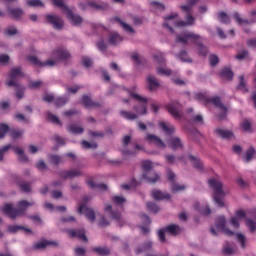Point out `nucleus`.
I'll return each mask as SVG.
<instances>
[{"instance_id": "14", "label": "nucleus", "mask_w": 256, "mask_h": 256, "mask_svg": "<svg viewBox=\"0 0 256 256\" xmlns=\"http://www.w3.org/2000/svg\"><path fill=\"white\" fill-rule=\"evenodd\" d=\"M78 213H80V215L84 213L88 221H91V222L95 221V219L99 217V214H96L95 211L88 208L87 205L84 204L83 202L79 204Z\"/></svg>"}, {"instance_id": "45", "label": "nucleus", "mask_w": 256, "mask_h": 256, "mask_svg": "<svg viewBox=\"0 0 256 256\" xmlns=\"http://www.w3.org/2000/svg\"><path fill=\"white\" fill-rule=\"evenodd\" d=\"M82 103L85 105V107H95V103L89 96H83L82 97Z\"/></svg>"}, {"instance_id": "53", "label": "nucleus", "mask_w": 256, "mask_h": 256, "mask_svg": "<svg viewBox=\"0 0 256 256\" xmlns=\"http://www.w3.org/2000/svg\"><path fill=\"white\" fill-rule=\"evenodd\" d=\"M47 119L48 121H51V123H55L56 125H60L59 118L55 115H53L51 112L47 113Z\"/></svg>"}, {"instance_id": "59", "label": "nucleus", "mask_w": 256, "mask_h": 256, "mask_svg": "<svg viewBox=\"0 0 256 256\" xmlns=\"http://www.w3.org/2000/svg\"><path fill=\"white\" fill-rule=\"evenodd\" d=\"M147 209H149L152 213H157L159 211V206H157L153 202H148L147 203Z\"/></svg>"}, {"instance_id": "1", "label": "nucleus", "mask_w": 256, "mask_h": 256, "mask_svg": "<svg viewBox=\"0 0 256 256\" xmlns=\"http://www.w3.org/2000/svg\"><path fill=\"white\" fill-rule=\"evenodd\" d=\"M245 217H247L245 211H236L235 216L230 218L227 227L225 216H220L215 221V227L210 229V233L212 235H219V233H224V235H228V237H234L237 243H239L240 247L245 249L247 246V238H245V235L233 232L239 227V222L242 219H245Z\"/></svg>"}, {"instance_id": "48", "label": "nucleus", "mask_w": 256, "mask_h": 256, "mask_svg": "<svg viewBox=\"0 0 256 256\" xmlns=\"http://www.w3.org/2000/svg\"><path fill=\"white\" fill-rule=\"evenodd\" d=\"M246 225H247V227H248V229L251 233L256 232V222L255 221H253L251 219H247L246 220Z\"/></svg>"}, {"instance_id": "31", "label": "nucleus", "mask_w": 256, "mask_h": 256, "mask_svg": "<svg viewBox=\"0 0 256 256\" xmlns=\"http://www.w3.org/2000/svg\"><path fill=\"white\" fill-rule=\"evenodd\" d=\"M8 231L10 233H18V231H23V233H25L26 235H31V229L25 228L23 226H17V225L9 226Z\"/></svg>"}, {"instance_id": "43", "label": "nucleus", "mask_w": 256, "mask_h": 256, "mask_svg": "<svg viewBox=\"0 0 256 256\" xmlns=\"http://www.w3.org/2000/svg\"><path fill=\"white\" fill-rule=\"evenodd\" d=\"M218 19L221 23H230L231 19L229 18V15H227L225 12L218 13Z\"/></svg>"}, {"instance_id": "40", "label": "nucleus", "mask_w": 256, "mask_h": 256, "mask_svg": "<svg viewBox=\"0 0 256 256\" xmlns=\"http://www.w3.org/2000/svg\"><path fill=\"white\" fill-rule=\"evenodd\" d=\"M117 23H119L122 28L124 29V31H127L130 35H133V33H135V30L133 29V27H131V25L119 20V19H116Z\"/></svg>"}, {"instance_id": "62", "label": "nucleus", "mask_w": 256, "mask_h": 256, "mask_svg": "<svg viewBox=\"0 0 256 256\" xmlns=\"http://www.w3.org/2000/svg\"><path fill=\"white\" fill-rule=\"evenodd\" d=\"M82 64L84 65V67H91L93 65V60H91V58L84 56L82 58Z\"/></svg>"}, {"instance_id": "55", "label": "nucleus", "mask_w": 256, "mask_h": 256, "mask_svg": "<svg viewBox=\"0 0 256 256\" xmlns=\"http://www.w3.org/2000/svg\"><path fill=\"white\" fill-rule=\"evenodd\" d=\"M10 137H12V139H19V137H23V131L15 129L11 130Z\"/></svg>"}, {"instance_id": "50", "label": "nucleus", "mask_w": 256, "mask_h": 256, "mask_svg": "<svg viewBox=\"0 0 256 256\" xmlns=\"http://www.w3.org/2000/svg\"><path fill=\"white\" fill-rule=\"evenodd\" d=\"M4 33L5 35L13 36V35H17L18 31H17V28H15V26H8L5 29Z\"/></svg>"}, {"instance_id": "25", "label": "nucleus", "mask_w": 256, "mask_h": 256, "mask_svg": "<svg viewBox=\"0 0 256 256\" xmlns=\"http://www.w3.org/2000/svg\"><path fill=\"white\" fill-rule=\"evenodd\" d=\"M159 129H162V131H165L167 135H172V133H175V126H173L169 122L161 121L158 123Z\"/></svg>"}, {"instance_id": "18", "label": "nucleus", "mask_w": 256, "mask_h": 256, "mask_svg": "<svg viewBox=\"0 0 256 256\" xmlns=\"http://www.w3.org/2000/svg\"><path fill=\"white\" fill-rule=\"evenodd\" d=\"M43 101H45L46 103H52V101H54L56 107H63V105L67 103L68 99L65 97H59L55 99L53 94L47 93L43 96Z\"/></svg>"}, {"instance_id": "63", "label": "nucleus", "mask_w": 256, "mask_h": 256, "mask_svg": "<svg viewBox=\"0 0 256 256\" xmlns=\"http://www.w3.org/2000/svg\"><path fill=\"white\" fill-rule=\"evenodd\" d=\"M172 191L174 193H177V191H185V185H183V184H174L172 186Z\"/></svg>"}, {"instance_id": "19", "label": "nucleus", "mask_w": 256, "mask_h": 256, "mask_svg": "<svg viewBox=\"0 0 256 256\" xmlns=\"http://www.w3.org/2000/svg\"><path fill=\"white\" fill-rule=\"evenodd\" d=\"M46 21L50 23L54 27V29L61 30L63 29V19L57 15H47L46 16Z\"/></svg>"}, {"instance_id": "21", "label": "nucleus", "mask_w": 256, "mask_h": 256, "mask_svg": "<svg viewBox=\"0 0 256 256\" xmlns=\"http://www.w3.org/2000/svg\"><path fill=\"white\" fill-rule=\"evenodd\" d=\"M47 247H57V242L42 239L34 244V249H47Z\"/></svg>"}, {"instance_id": "51", "label": "nucleus", "mask_w": 256, "mask_h": 256, "mask_svg": "<svg viewBox=\"0 0 256 256\" xmlns=\"http://www.w3.org/2000/svg\"><path fill=\"white\" fill-rule=\"evenodd\" d=\"M94 251H96V253H99V255H109V253H111V250L107 247H98L95 248Z\"/></svg>"}, {"instance_id": "64", "label": "nucleus", "mask_w": 256, "mask_h": 256, "mask_svg": "<svg viewBox=\"0 0 256 256\" xmlns=\"http://www.w3.org/2000/svg\"><path fill=\"white\" fill-rule=\"evenodd\" d=\"M11 145H6L3 148H0V161H3V157L5 153H7L10 149Z\"/></svg>"}, {"instance_id": "24", "label": "nucleus", "mask_w": 256, "mask_h": 256, "mask_svg": "<svg viewBox=\"0 0 256 256\" xmlns=\"http://www.w3.org/2000/svg\"><path fill=\"white\" fill-rule=\"evenodd\" d=\"M146 81L149 91H157L159 89V81H157V78H155V76L149 75Z\"/></svg>"}, {"instance_id": "37", "label": "nucleus", "mask_w": 256, "mask_h": 256, "mask_svg": "<svg viewBox=\"0 0 256 256\" xmlns=\"http://www.w3.org/2000/svg\"><path fill=\"white\" fill-rule=\"evenodd\" d=\"M44 207L45 209H47L48 211H60V212H63V211H66L67 208H65V206H58V207H55L53 206V204L49 203V202H46L44 204Z\"/></svg>"}, {"instance_id": "46", "label": "nucleus", "mask_w": 256, "mask_h": 256, "mask_svg": "<svg viewBox=\"0 0 256 256\" xmlns=\"http://www.w3.org/2000/svg\"><path fill=\"white\" fill-rule=\"evenodd\" d=\"M157 73L158 75H164L166 77H169V75H171L172 72L168 68L161 66V67H157Z\"/></svg>"}, {"instance_id": "28", "label": "nucleus", "mask_w": 256, "mask_h": 256, "mask_svg": "<svg viewBox=\"0 0 256 256\" xmlns=\"http://www.w3.org/2000/svg\"><path fill=\"white\" fill-rule=\"evenodd\" d=\"M215 133L218 137H221V139H235V135H233V132L229 130L219 128Z\"/></svg>"}, {"instance_id": "36", "label": "nucleus", "mask_w": 256, "mask_h": 256, "mask_svg": "<svg viewBox=\"0 0 256 256\" xmlns=\"http://www.w3.org/2000/svg\"><path fill=\"white\" fill-rule=\"evenodd\" d=\"M87 183L91 189H96L97 191H107V185L105 184H95L93 180H89Z\"/></svg>"}, {"instance_id": "58", "label": "nucleus", "mask_w": 256, "mask_h": 256, "mask_svg": "<svg viewBox=\"0 0 256 256\" xmlns=\"http://www.w3.org/2000/svg\"><path fill=\"white\" fill-rule=\"evenodd\" d=\"M141 149H143V148H141V146L136 144L134 146V151H128V150L124 149V150H122V153H123V155H135V152L141 151Z\"/></svg>"}, {"instance_id": "32", "label": "nucleus", "mask_w": 256, "mask_h": 256, "mask_svg": "<svg viewBox=\"0 0 256 256\" xmlns=\"http://www.w3.org/2000/svg\"><path fill=\"white\" fill-rule=\"evenodd\" d=\"M70 237H78L81 241H87V236H85V230H70L68 231Z\"/></svg>"}, {"instance_id": "23", "label": "nucleus", "mask_w": 256, "mask_h": 256, "mask_svg": "<svg viewBox=\"0 0 256 256\" xmlns=\"http://www.w3.org/2000/svg\"><path fill=\"white\" fill-rule=\"evenodd\" d=\"M80 175H83L81 169L62 171L60 174L62 179H73L75 177H79Z\"/></svg>"}, {"instance_id": "8", "label": "nucleus", "mask_w": 256, "mask_h": 256, "mask_svg": "<svg viewBox=\"0 0 256 256\" xmlns=\"http://www.w3.org/2000/svg\"><path fill=\"white\" fill-rule=\"evenodd\" d=\"M208 185L211 189H213L214 201L216 205H218V207H225L223 198L225 195H227V192L225 189H223V183H221V180L217 178H211L208 180Z\"/></svg>"}, {"instance_id": "16", "label": "nucleus", "mask_w": 256, "mask_h": 256, "mask_svg": "<svg viewBox=\"0 0 256 256\" xmlns=\"http://www.w3.org/2000/svg\"><path fill=\"white\" fill-rule=\"evenodd\" d=\"M105 214L109 219H112L113 221H121L123 219V215L119 211H115V208L111 205H106L104 207Z\"/></svg>"}, {"instance_id": "49", "label": "nucleus", "mask_w": 256, "mask_h": 256, "mask_svg": "<svg viewBox=\"0 0 256 256\" xmlns=\"http://www.w3.org/2000/svg\"><path fill=\"white\" fill-rule=\"evenodd\" d=\"M9 132V126L7 124H0V139H3Z\"/></svg>"}, {"instance_id": "2", "label": "nucleus", "mask_w": 256, "mask_h": 256, "mask_svg": "<svg viewBox=\"0 0 256 256\" xmlns=\"http://www.w3.org/2000/svg\"><path fill=\"white\" fill-rule=\"evenodd\" d=\"M199 3V0H188V4L182 5L181 10L184 11V13H187L186 21H182L179 19V14L177 13H171L168 16L165 17L164 27L166 29H169L171 33H173V27H187L189 25H193L195 23V18L191 16V9L195 7Z\"/></svg>"}, {"instance_id": "54", "label": "nucleus", "mask_w": 256, "mask_h": 256, "mask_svg": "<svg viewBox=\"0 0 256 256\" xmlns=\"http://www.w3.org/2000/svg\"><path fill=\"white\" fill-rule=\"evenodd\" d=\"M237 252V248L227 245L224 248V255H234Z\"/></svg>"}, {"instance_id": "22", "label": "nucleus", "mask_w": 256, "mask_h": 256, "mask_svg": "<svg viewBox=\"0 0 256 256\" xmlns=\"http://www.w3.org/2000/svg\"><path fill=\"white\" fill-rule=\"evenodd\" d=\"M193 207L195 211H198V213H201L202 215H211V209H209L207 204H201L199 201H195Z\"/></svg>"}, {"instance_id": "27", "label": "nucleus", "mask_w": 256, "mask_h": 256, "mask_svg": "<svg viewBox=\"0 0 256 256\" xmlns=\"http://www.w3.org/2000/svg\"><path fill=\"white\" fill-rule=\"evenodd\" d=\"M151 196L156 201H161L163 199H166V201H169L171 199V195L165 192H161L160 190H153L151 193Z\"/></svg>"}, {"instance_id": "42", "label": "nucleus", "mask_w": 256, "mask_h": 256, "mask_svg": "<svg viewBox=\"0 0 256 256\" xmlns=\"http://www.w3.org/2000/svg\"><path fill=\"white\" fill-rule=\"evenodd\" d=\"M28 7H45V4L41 0H27Z\"/></svg>"}, {"instance_id": "3", "label": "nucleus", "mask_w": 256, "mask_h": 256, "mask_svg": "<svg viewBox=\"0 0 256 256\" xmlns=\"http://www.w3.org/2000/svg\"><path fill=\"white\" fill-rule=\"evenodd\" d=\"M137 89V86H132L128 90L131 99H134L135 101H138L140 103L139 106H136L134 108L136 114L127 111L120 112V115L124 117V119H128V121H134V119H137L139 115H147V103H149V99L137 94Z\"/></svg>"}, {"instance_id": "52", "label": "nucleus", "mask_w": 256, "mask_h": 256, "mask_svg": "<svg viewBox=\"0 0 256 256\" xmlns=\"http://www.w3.org/2000/svg\"><path fill=\"white\" fill-rule=\"evenodd\" d=\"M253 155H255V149L250 148L244 155V160L249 163L251 159H253Z\"/></svg>"}, {"instance_id": "13", "label": "nucleus", "mask_w": 256, "mask_h": 256, "mask_svg": "<svg viewBox=\"0 0 256 256\" xmlns=\"http://www.w3.org/2000/svg\"><path fill=\"white\" fill-rule=\"evenodd\" d=\"M107 7H109L107 3L93 0L80 4V9L82 11H87V9H107Z\"/></svg>"}, {"instance_id": "61", "label": "nucleus", "mask_w": 256, "mask_h": 256, "mask_svg": "<svg viewBox=\"0 0 256 256\" xmlns=\"http://www.w3.org/2000/svg\"><path fill=\"white\" fill-rule=\"evenodd\" d=\"M154 59L158 65H163L165 63V58L162 53H158L154 56Z\"/></svg>"}, {"instance_id": "39", "label": "nucleus", "mask_w": 256, "mask_h": 256, "mask_svg": "<svg viewBox=\"0 0 256 256\" xmlns=\"http://www.w3.org/2000/svg\"><path fill=\"white\" fill-rule=\"evenodd\" d=\"M68 131H70V133H73L74 135H79V134L83 133L84 129L81 126L72 124V125L68 126Z\"/></svg>"}, {"instance_id": "17", "label": "nucleus", "mask_w": 256, "mask_h": 256, "mask_svg": "<svg viewBox=\"0 0 256 256\" xmlns=\"http://www.w3.org/2000/svg\"><path fill=\"white\" fill-rule=\"evenodd\" d=\"M250 17H252L249 20L241 18V14L234 13L233 18L235 19L236 23L239 24L241 27H245L246 25H249V23H256V11H252L250 13Z\"/></svg>"}, {"instance_id": "41", "label": "nucleus", "mask_w": 256, "mask_h": 256, "mask_svg": "<svg viewBox=\"0 0 256 256\" xmlns=\"http://www.w3.org/2000/svg\"><path fill=\"white\" fill-rule=\"evenodd\" d=\"M12 149L18 155L19 161H23V162L27 161V156H25V154L23 153V149L18 147H13Z\"/></svg>"}, {"instance_id": "15", "label": "nucleus", "mask_w": 256, "mask_h": 256, "mask_svg": "<svg viewBox=\"0 0 256 256\" xmlns=\"http://www.w3.org/2000/svg\"><path fill=\"white\" fill-rule=\"evenodd\" d=\"M21 77H23V71H21V68H19V67L13 68L10 71L9 81L7 82V86L13 87V86L17 85V81H19V79H21Z\"/></svg>"}, {"instance_id": "29", "label": "nucleus", "mask_w": 256, "mask_h": 256, "mask_svg": "<svg viewBox=\"0 0 256 256\" xmlns=\"http://www.w3.org/2000/svg\"><path fill=\"white\" fill-rule=\"evenodd\" d=\"M153 247V242L147 241L144 244L140 245L135 249L136 255H139V253H146V251H151V248Z\"/></svg>"}, {"instance_id": "12", "label": "nucleus", "mask_w": 256, "mask_h": 256, "mask_svg": "<svg viewBox=\"0 0 256 256\" xmlns=\"http://www.w3.org/2000/svg\"><path fill=\"white\" fill-rule=\"evenodd\" d=\"M166 108L172 117L175 119H181V115H183V107L181 104H179V102L173 101L168 104Z\"/></svg>"}, {"instance_id": "20", "label": "nucleus", "mask_w": 256, "mask_h": 256, "mask_svg": "<svg viewBox=\"0 0 256 256\" xmlns=\"http://www.w3.org/2000/svg\"><path fill=\"white\" fill-rule=\"evenodd\" d=\"M145 139L150 143V145L157 147V149H165L166 147L165 142H163V140L156 135L148 134Z\"/></svg>"}, {"instance_id": "38", "label": "nucleus", "mask_w": 256, "mask_h": 256, "mask_svg": "<svg viewBox=\"0 0 256 256\" xmlns=\"http://www.w3.org/2000/svg\"><path fill=\"white\" fill-rule=\"evenodd\" d=\"M112 201L116 207H123L127 200L123 196H113Z\"/></svg>"}, {"instance_id": "47", "label": "nucleus", "mask_w": 256, "mask_h": 256, "mask_svg": "<svg viewBox=\"0 0 256 256\" xmlns=\"http://www.w3.org/2000/svg\"><path fill=\"white\" fill-rule=\"evenodd\" d=\"M241 128L246 133H251V122H249V120H243L241 123Z\"/></svg>"}, {"instance_id": "56", "label": "nucleus", "mask_w": 256, "mask_h": 256, "mask_svg": "<svg viewBox=\"0 0 256 256\" xmlns=\"http://www.w3.org/2000/svg\"><path fill=\"white\" fill-rule=\"evenodd\" d=\"M151 7L155 9V11H165V6L159 2H152Z\"/></svg>"}, {"instance_id": "9", "label": "nucleus", "mask_w": 256, "mask_h": 256, "mask_svg": "<svg viewBox=\"0 0 256 256\" xmlns=\"http://www.w3.org/2000/svg\"><path fill=\"white\" fill-rule=\"evenodd\" d=\"M52 2L54 5H56V7H60L62 13L66 15V18L71 23V25L79 26L83 23V18H81V16L78 14L73 13V10L69 9L63 0H52Z\"/></svg>"}, {"instance_id": "26", "label": "nucleus", "mask_w": 256, "mask_h": 256, "mask_svg": "<svg viewBox=\"0 0 256 256\" xmlns=\"http://www.w3.org/2000/svg\"><path fill=\"white\" fill-rule=\"evenodd\" d=\"M166 143L170 147V149H181V147H183V143L181 142V139L175 136L169 138Z\"/></svg>"}, {"instance_id": "10", "label": "nucleus", "mask_w": 256, "mask_h": 256, "mask_svg": "<svg viewBox=\"0 0 256 256\" xmlns=\"http://www.w3.org/2000/svg\"><path fill=\"white\" fill-rule=\"evenodd\" d=\"M142 169L144 171L143 179H147L149 183H157L159 181V174L151 171L153 169V162L144 161L142 162Z\"/></svg>"}, {"instance_id": "6", "label": "nucleus", "mask_w": 256, "mask_h": 256, "mask_svg": "<svg viewBox=\"0 0 256 256\" xmlns=\"http://www.w3.org/2000/svg\"><path fill=\"white\" fill-rule=\"evenodd\" d=\"M176 41L177 43H183L186 45H189V43H195L197 53L202 55L203 57L207 55V47H205L201 43V41H203V38L198 34L192 32H184L182 35L176 38Z\"/></svg>"}, {"instance_id": "60", "label": "nucleus", "mask_w": 256, "mask_h": 256, "mask_svg": "<svg viewBox=\"0 0 256 256\" xmlns=\"http://www.w3.org/2000/svg\"><path fill=\"white\" fill-rule=\"evenodd\" d=\"M82 147L84 149H97V143H89L87 141H82Z\"/></svg>"}, {"instance_id": "4", "label": "nucleus", "mask_w": 256, "mask_h": 256, "mask_svg": "<svg viewBox=\"0 0 256 256\" xmlns=\"http://www.w3.org/2000/svg\"><path fill=\"white\" fill-rule=\"evenodd\" d=\"M71 54L66 49H59L52 53L51 58L46 62H41L35 56H29L27 59L35 67H55L59 61H63V59H69Z\"/></svg>"}, {"instance_id": "44", "label": "nucleus", "mask_w": 256, "mask_h": 256, "mask_svg": "<svg viewBox=\"0 0 256 256\" xmlns=\"http://www.w3.org/2000/svg\"><path fill=\"white\" fill-rule=\"evenodd\" d=\"M10 15H12V17H14L15 19H19V18L23 17V10L19 9V8L11 9Z\"/></svg>"}, {"instance_id": "57", "label": "nucleus", "mask_w": 256, "mask_h": 256, "mask_svg": "<svg viewBox=\"0 0 256 256\" xmlns=\"http://www.w3.org/2000/svg\"><path fill=\"white\" fill-rule=\"evenodd\" d=\"M179 60L183 61L184 63H191V59L187 56V52L182 51L179 55Z\"/></svg>"}, {"instance_id": "5", "label": "nucleus", "mask_w": 256, "mask_h": 256, "mask_svg": "<svg viewBox=\"0 0 256 256\" xmlns=\"http://www.w3.org/2000/svg\"><path fill=\"white\" fill-rule=\"evenodd\" d=\"M194 97L197 99V101H202L203 103H206V105L212 103V105L215 106L218 119H225V117H227L229 108L221 103V98L217 96L209 98L207 94H203L201 92L196 93Z\"/></svg>"}, {"instance_id": "7", "label": "nucleus", "mask_w": 256, "mask_h": 256, "mask_svg": "<svg viewBox=\"0 0 256 256\" xmlns=\"http://www.w3.org/2000/svg\"><path fill=\"white\" fill-rule=\"evenodd\" d=\"M34 204V202H27L23 200L18 203V209L13 208V204H5L2 207V211L3 214L10 217V219H16V217H21V215L25 213V209H28V207H31Z\"/></svg>"}, {"instance_id": "35", "label": "nucleus", "mask_w": 256, "mask_h": 256, "mask_svg": "<svg viewBox=\"0 0 256 256\" xmlns=\"http://www.w3.org/2000/svg\"><path fill=\"white\" fill-rule=\"evenodd\" d=\"M220 75L222 79H225L226 81H231V79H233V71L229 68L222 69Z\"/></svg>"}, {"instance_id": "34", "label": "nucleus", "mask_w": 256, "mask_h": 256, "mask_svg": "<svg viewBox=\"0 0 256 256\" xmlns=\"http://www.w3.org/2000/svg\"><path fill=\"white\" fill-rule=\"evenodd\" d=\"M190 162L192 165L197 169L198 171H201L203 169V162L195 156H189Z\"/></svg>"}, {"instance_id": "11", "label": "nucleus", "mask_w": 256, "mask_h": 256, "mask_svg": "<svg viewBox=\"0 0 256 256\" xmlns=\"http://www.w3.org/2000/svg\"><path fill=\"white\" fill-rule=\"evenodd\" d=\"M181 231H183V228H181L179 225L171 224L158 231L159 241H161V243H165V233H169L170 235H179Z\"/></svg>"}, {"instance_id": "33", "label": "nucleus", "mask_w": 256, "mask_h": 256, "mask_svg": "<svg viewBox=\"0 0 256 256\" xmlns=\"http://www.w3.org/2000/svg\"><path fill=\"white\" fill-rule=\"evenodd\" d=\"M237 89L239 91H242L243 93H247V80H245V76L241 75L239 76V84L237 86Z\"/></svg>"}, {"instance_id": "30", "label": "nucleus", "mask_w": 256, "mask_h": 256, "mask_svg": "<svg viewBox=\"0 0 256 256\" xmlns=\"http://www.w3.org/2000/svg\"><path fill=\"white\" fill-rule=\"evenodd\" d=\"M108 41L111 45H117V43H121L123 41V37L119 36V34L115 31L110 32Z\"/></svg>"}]
</instances>
